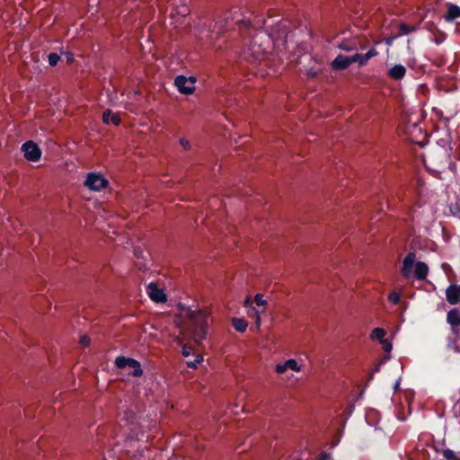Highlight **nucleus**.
Wrapping results in <instances>:
<instances>
[{"label":"nucleus","mask_w":460,"mask_h":460,"mask_svg":"<svg viewBox=\"0 0 460 460\" xmlns=\"http://www.w3.org/2000/svg\"><path fill=\"white\" fill-rule=\"evenodd\" d=\"M456 167V164L455 163H452L450 165H449V168L452 169V168H455Z\"/></svg>","instance_id":"obj_38"},{"label":"nucleus","mask_w":460,"mask_h":460,"mask_svg":"<svg viewBox=\"0 0 460 460\" xmlns=\"http://www.w3.org/2000/svg\"><path fill=\"white\" fill-rule=\"evenodd\" d=\"M108 183V180L102 174L95 172L88 173L84 181L85 186L95 191H99L102 189L106 188Z\"/></svg>","instance_id":"obj_4"},{"label":"nucleus","mask_w":460,"mask_h":460,"mask_svg":"<svg viewBox=\"0 0 460 460\" xmlns=\"http://www.w3.org/2000/svg\"><path fill=\"white\" fill-rule=\"evenodd\" d=\"M75 54L72 53L68 50H62L60 53L58 52H50L47 58H61L62 56H65L66 58H73Z\"/></svg>","instance_id":"obj_22"},{"label":"nucleus","mask_w":460,"mask_h":460,"mask_svg":"<svg viewBox=\"0 0 460 460\" xmlns=\"http://www.w3.org/2000/svg\"><path fill=\"white\" fill-rule=\"evenodd\" d=\"M254 302L259 306L264 305L266 304V300L263 299V296L261 294H257L254 296Z\"/></svg>","instance_id":"obj_27"},{"label":"nucleus","mask_w":460,"mask_h":460,"mask_svg":"<svg viewBox=\"0 0 460 460\" xmlns=\"http://www.w3.org/2000/svg\"><path fill=\"white\" fill-rule=\"evenodd\" d=\"M190 13V8L186 4H181L173 8L171 12L172 19L175 20V23L181 22V19L184 18Z\"/></svg>","instance_id":"obj_11"},{"label":"nucleus","mask_w":460,"mask_h":460,"mask_svg":"<svg viewBox=\"0 0 460 460\" xmlns=\"http://www.w3.org/2000/svg\"><path fill=\"white\" fill-rule=\"evenodd\" d=\"M180 144L183 147V149L186 151L190 150V148H191V145H190V141L187 140L186 138H183V137L180 138Z\"/></svg>","instance_id":"obj_28"},{"label":"nucleus","mask_w":460,"mask_h":460,"mask_svg":"<svg viewBox=\"0 0 460 460\" xmlns=\"http://www.w3.org/2000/svg\"><path fill=\"white\" fill-rule=\"evenodd\" d=\"M386 334V332L382 328H375L371 332V338L379 340L381 342V340H385V336Z\"/></svg>","instance_id":"obj_18"},{"label":"nucleus","mask_w":460,"mask_h":460,"mask_svg":"<svg viewBox=\"0 0 460 460\" xmlns=\"http://www.w3.org/2000/svg\"><path fill=\"white\" fill-rule=\"evenodd\" d=\"M330 458H331L330 454L323 452L321 454L319 460H330Z\"/></svg>","instance_id":"obj_33"},{"label":"nucleus","mask_w":460,"mask_h":460,"mask_svg":"<svg viewBox=\"0 0 460 460\" xmlns=\"http://www.w3.org/2000/svg\"><path fill=\"white\" fill-rule=\"evenodd\" d=\"M380 343L383 345V349L385 352L389 353L392 350L393 345L386 339L381 340Z\"/></svg>","instance_id":"obj_26"},{"label":"nucleus","mask_w":460,"mask_h":460,"mask_svg":"<svg viewBox=\"0 0 460 460\" xmlns=\"http://www.w3.org/2000/svg\"><path fill=\"white\" fill-rule=\"evenodd\" d=\"M135 413L132 410L127 409L124 411V416L120 419L126 422H131L134 419Z\"/></svg>","instance_id":"obj_24"},{"label":"nucleus","mask_w":460,"mask_h":460,"mask_svg":"<svg viewBox=\"0 0 460 460\" xmlns=\"http://www.w3.org/2000/svg\"><path fill=\"white\" fill-rule=\"evenodd\" d=\"M114 364L119 369H123L126 367H132L133 371L131 372V375L134 377H140L143 376L141 365L139 361L135 358L119 356L116 358Z\"/></svg>","instance_id":"obj_3"},{"label":"nucleus","mask_w":460,"mask_h":460,"mask_svg":"<svg viewBox=\"0 0 460 460\" xmlns=\"http://www.w3.org/2000/svg\"><path fill=\"white\" fill-rule=\"evenodd\" d=\"M232 325L234 329L238 332H244L247 329L248 323L243 318H233Z\"/></svg>","instance_id":"obj_17"},{"label":"nucleus","mask_w":460,"mask_h":460,"mask_svg":"<svg viewBox=\"0 0 460 460\" xmlns=\"http://www.w3.org/2000/svg\"><path fill=\"white\" fill-rule=\"evenodd\" d=\"M306 75H307V76L314 78L318 75V71L314 70V68H310L307 71Z\"/></svg>","instance_id":"obj_32"},{"label":"nucleus","mask_w":460,"mask_h":460,"mask_svg":"<svg viewBox=\"0 0 460 460\" xmlns=\"http://www.w3.org/2000/svg\"><path fill=\"white\" fill-rule=\"evenodd\" d=\"M457 18H460V7L454 4H447V13L445 15L447 22H452Z\"/></svg>","instance_id":"obj_15"},{"label":"nucleus","mask_w":460,"mask_h":460,"mask_svg":"<svg viewBox=\"0 0 460 460\" xmlns=\"http://www.w3.org/2000/svg\"><path fill=\"white\" fill-rule=\"evenodd\" d=\"M187 84H189V83H188V79L185 75H177L174 79V84L178 88V91L181 93L188 95V94L193 93V92L195 90V86L189 85Z\"/></svg>","instance_id":"obj_9"},{"label":"nucleus","mask_w":460,"mask_h":460,"mask_svg":"<svg viewBox=\"0 0 460 460\" xmlns=\"http://www.w3.org/2000/svg\"><path fill=\"white\" fill-rule=\"evenodd\" d=\"M199 337H200L201 339H205V336H206V331H205L204 327H201V328H200V331H199Z\"/></svg>","instance_id":"obj_36"},{"label":"nucleus","mask_w":460,"mask_h":460,"mask_svg":"<svg viewBox=\"0 0 460 460\" xmlns=\"http://www.w3.org/2000/svg\"><path fill=\"white\" fill-rule=\"evenodd\" d=\"M447 322L453 327L460 326V312L457 308H452L447 314Z\"/></svg>","instance_id":"obj_14"},{"label":"nucleus","mask_w":460,"mask_h":460,"mask_svg":"<svg viewBox=\"0 0 460 460\" xmlns=\"http://www.w3.org/2000/svg\"><path fill=\"white\" fill-rule=\"evenodd\" d=\"M203 360V357L200 354H196L194 359L187 360L186 365L190 368H197L198 365Z\"/></svg>","instance_id":"obj_19"},{"label":"nucleus","mask_w":460,"mask_h":460,"mask_svg":"<svg viewBox=\"0 0 460 460\" xmlns=\"http://www.w3.org/2000/svg\"><path fill=\"white\" fill-rule=\"evenodd\" d=\"M445 295L448 304L452 305L460 304V284H450L446 288Z\"/></svg>","instance_id":"obj_7"},{"label":"nucleus","mask_w":460,"mask_h":460,"mask_svg":"<svg viewBox=\"0 0 460 460\" xmlns=\"http://www.w3.org/2000/svg\"><path fill=\"white\" fill-rule=\"evenodd\" d=\"M356 61L358 62L359 66H364L367 64L368 59H332L331 66L333 70H342Z\"/></svg>","instance_id":"obj_8"},{"label":"nucleus","mask_w":460,"mask_h":460,"mask_svg":"<svg viewBox=\"0 0 460 460\" xmlns=\"http://www.w3.org/2000/svg\"><path fill=\"white\" fill-rule=\"evenodd\" d=\"M398 29H399V34L400 35L409 34L410 32H411V31H413L415 30V28L413 26H410V25L405 24V23H400L398 25Z\"/></svg>","instance_id":"obj_21"},{"label":"nucleus","mask_w":460,"mask_h":460,"mask_svg":"<svg viewBox=\"0 0 460 460\" xmlns=\"http://www.w3.org/2000/svg\"><path fill=\"white\" fill-rule=\"evenodd\" d=\"M394 39H386L382 41H377L375 45L364 55V58H375L376 56L384 57L389 56L388 48L391 45ZM336 58H343L341 55H338ZM347 58H363L358 53H354Z\"/></svg>","instance_id":"obj_2"},{"label":"nucleus","mask_w":460,"mask_h":460,"mask_svg":"<svg viewBox=\"0 0 460 460\" xmlns=\"http://www.w3.org/2000/svg\"><path fill=\"white\" fill-rule=\"evenodd\" d=\"M189 85H194L196 83V78L194 76L187 77Z\"/></svg>","instance_id":"obj_35"},{"label":"nucleus","mask_w":460,"mask_h":460,"mask_svg":"<svg viewBox=\"0 0 460 460\" xmlns=\"http://www.w3.org/2000/svg\"><path fill=\"white\" fill-rule=\"evenodd\" d=\"M103 123L109 124L112 123L116 126L120 124V118L119 115L113 113L111 110H106L102 114Z\"/></svg>","instance_id":"obj_16"},{"label":"nucleus","mask_w":460,"mask_h":460,"mask_svg":"<svg viewBox=\"0 0 460 460\" xmlns=\"http://www.w3.org/2000/svg\"><path fill=\"white\" fill-rule=\"evenodd\" d=\"M441 454L446 460H460V457H458L456 455V453L450 448L442 450Z\"/></svg>","instance_id":"obj_20"},{"label":"nucleus","mask_w":460,"mask_h":460,"mask_svg":"<svg viewBox=\"0 0 460 460\" xmlns=\"http://www.w3.org/2000/svg\"><path fill=\"white\" fill-rule=\"evenodd\" d=\"M286 366H287V368L288 369H292V370H295V371H299L300 370V367L298 366V363L296 362V359H288L286 362H285Z\"/></svg>","instance_id":"obj_23"},{"label":"nucleus","mask_w":460,"mask_h":460,"mask_svg":"<svg viewBox=\"0 0 460 460\" xmlns=\"http://www.w3.org/2000/svg\"><path fill=\"white\" fill-rule=\"evenodd\" d=\"M276 372L279 373V374H283L286 372V370L288 369L287 368V366L285 363L283 364H278L276 365Z\"/></svg>","instance_id":"obj_31"},{"label":"nucleus","mask_w":460,"mask_h":460,"mask_svg":"<svg viewBox=\"0 0 460 460\" xmlns=\"http://www.w3.org/2000/svg\"><path fill=\"white\" fill-rule=\"evenodd\" d=\"M192 349L187 345H184L181 349V354L184 358H188L191 355Z\"/></svg>","instance_id":"obj_29"},{"label":"nucleus","mask_w":460,"mask_h":460,"mask_svg":"<svg viewBox=\"0 0 460 460\" xmlns=\"http://www.w3.org/2000/svg\"><path fill=\"white\" fill-rule=\"evenodd\" d=\"M435 64H436L437 66H441V65H443V63H442L440 60H439L438 62H436Z\"/></svg>","instance_id":"obj_39"},{"label":"nucleus","mask_w":460,"mask_h":460,"mask_svg":"<svg viewBox=\"0 0 460 460\" xmlns=\"http://www.w3.org/2000/svg\"><path fill=\"white\" fill-rule=\"evenodd\" d=\"M406 69L402 65H395L388 70V75L394 80H401L405 75Z\"/></svg>","instance_id":"obj_13"},{"label":"nucleus","mask_w":460,"mask_h":460,"mask_svg":"<svg viewBox=\"0 0 460 460\" xmlns=\"http://www.w3.org/2000/svg\"><path fill=\"white\" fill-rule=\"evenodd\" d=\"M416 259L415 252H409L402 261V267L401 269V273L404 278H410L412 273V268L414 265V261Z\"/></svg>","instance_id":"obj_10"},{"label":"nucleus","mask_w":460,"mask_h":460,"mask_svg":"<svg viewBox=\"0 0 460 460\" xmlns=\"http://www.w3.org/2000/svg\"><path fill=\"white\" fill-rule=\"evenodd\" d=\"M90 341H91V339L88 336H86V335H83V336L80 337V344L83 347L89 346Z\"/></svg>","instance_id":"obj_30"},{"label":"nucleus","mask_w":460,"mask_h":460,"mask_svg":"<svg viewBox=\"0 0 460 460\" xmlns=\"http://www.w3.org/2000/svg\"><path fill=\"white\" fill-rule=\"evenodd\" d=\"M146 292L150 299L156 303H162L166 301V295L162 288H160L156 283L150 282L146 287Z\"/></svg>","instance_id":"obj_6"},{"label":"nucleus","mask_w":460,"mask_h":460,"mask_svg":"<svg viewBox=\"0 0 460 460\" xmlns=\"http://www.w3.org/2000/svg\"><path fill=\"white\" fill-rule=\"evenodd\" d=\"M141 253H142V251H141L140 249H138V248H137H137L135 249V255H136L137 257H139Z\"/></svg>","instance_id":"obj_37"},{"label":"nucleus","mask_w":460,"mask_h":460,"mask_svg":"<svg viewBox=\"0 0 460 460\" xmlns=\"http://www.w3.org/2000/svg\"><path fill=\"white\" fill-rule=\"evenodd\" d=\"M429 274V267L423 261L415 263L414 276L418 280H425Z\"/></svg>","instance_id":"obj_12"},{"label":"nucleus","mask_w":460,"mask_h":460,"mask_svg":"<svg viewBox=\"0 0 460 460\" xmlns=\"http://www.w3.org/2000/svg\"><path fill=\"white\" fill-rule=\"evenodd\" d=\"M401 296L397 292H392L389 294L388 299L393 304H398L400 301Z\"/></svg>","instance_id":"obj_25"},{"label":"nucleus","mask_w":460,"mask_h":460,"mask_svg":"<svg viewBox=\"0 0 460 460\" xmlns=\"http://www.w3.org/2000/svg\"><path fill=\"white\" fill-rule=\"evenodd\" d=\"M22 151L24 157L31 162H38L41 157V150L40 146L33 141H26L22 146Z\"/></svg>","instance_id":"obj_5"},{"label":"nucleus","mask_w":460,"mask_h":460,"mask_svg":"<svg viewBox=\"0 0 460 460\" xmlns=\"http://www.w3.org/2000/svg\"><path fill=\"white\" fill-rule=\"evenodd\" d=\"M67 64H70L71 62H73L75 59H70V58H67Z\"/></svg>","instance_id":"obj_40"},{"label":"nucleus","mask_w":460,"mask_h":460,"mask_svg":"<svg viewBox=\"0 0 460 460\" xmlns=\"http://www.w3.org/2000/svg\"><path fill=\"white\" fill-rule=\"evenodd\" d=\"M310 39L305 29L294 28L289 21L282 20L272 25L269 32L255 31L247 48L240 54L246 58L273 54H289L299 58L310 54Z\"/></svg>","instance_id":"obj_1"},{"label":"nucleus","mask_w":460,"mask_h":460,"mask_svg":"<svg viewBox=\"0 0 460 460\" xmlns=\"http://www.w3.org/2000/svg\"><path fill=\"white\" fill-rule=\"evenodd\" d=\"M60 59H49L50 66H56Z\"/></svg>","instance_id":"obj_34"}]
</instances>
